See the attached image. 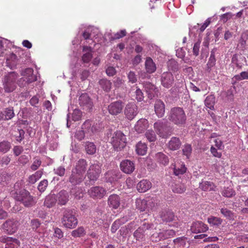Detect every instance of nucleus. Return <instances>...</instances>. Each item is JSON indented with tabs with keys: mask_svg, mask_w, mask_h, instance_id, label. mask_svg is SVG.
Wrapping results in <instances>:
<instances>
[{
	"mask_svg": "<svg viewBox=\"0 0 248 248\" xmlns=\"http://www.w3.org/2000/svg\"><path fill=\"white\" fill-rule=\"evenodd\" d=\"M40 222L37 219H33L31 221V229L35 231L38 232L37 229L40 227Z\"/></svg>",
	"mask_w": 248,
	"mask_h": 248,
	"instance_id": "nucleus-61",
	"label": "nucleus"
},
{
	"mask_svg": "<svg viewBox=\"0 0 248 248\" xmlns=\"http://www.w3.org/2000/svg\"><path fill=\"white\" fill-rule=\"evenodd\" d=\"M4 120L12 119L15 116V113L13 107L8 108L4 109L2 113Z\"/></svg>",
	"mask_w": 248,
	"mask_h": 248,
	"instance_id": "nucleus-38",
	"label": "nucleus"
},
{
	"mask_svg": "<svg viewBox=\"0 0 248 248\" xmlns=\"http://www.w3.org/2000/svg\"><path fill=\"white\" fill-rule=\"evenodd\" d=\"M122 224V222L120 220L117 219L115 220L112 224L111 227V231L112 233H115L116 231L119 228Z\"/></svg>",
	"mask_w": 248,
	"mask_h": 248,
	"instance_id": "nucleus-56",
	"label": "nucleus"
},
{
	"mask_svg": "<svg viewBox=\"0 0 248 248\" xmlns=\"http://www.w3.org/2000/svg\"><path fill=\"white\" fill-rule=\"evenodd\" d=\"M186 115L183 108L179 107L172 108L168 114V119L172 124L178 126L184 125L186 122Z\"/></svg>",
	"mask_w": 248,
	"mask_h": 248,
	"instance_id": "nucleus-1",
	"label": "nucleus"
},
{
	"mask_svg": "<svg viewBox=\"0 0 248 248\" xmlns=\"http://www.w3.org/2000/svg\"><path fill=\"white\" fill-rule=\"evenodd\" d=\"M99 84L106 92H109L111 88V82L107 79H102L99 81Z\"/></svg>",
	"mask_w": 248,
	"mask_h": 248,
	"instance_id": "nucleus-39",
	"label": "nucleus"
},
{
	"mask_svg": "<svg viewBox=\"0 0 248 248\" xmlns=\"http://www.w3.org/2000/svg\"><path fill=\"white\" fill-rule=\"evenodd\" d=\"M20 245V242L16 238H12L11 242L5 247V248H17Z\"/></svg>",
	"mask_w": 248,
	"mask_h": 248,
	"instance_id": "nucleus-54",
	"label": "nucleus"
},
{
	"mask_svg": "<svg viewBox=\"0 0 248 248\" xmlns=\"http://www.w3.org/2000/svg\"><path fill=\"white\" fill-rule=\"evenodd\" d=\"M54 236L55 237H57L58 239H61L63 236V232L61 229L55 228H54Z\"/></svg>",
	"mask_w": 248,
	"mask_h": 248,
	"instance_id": "nucleus-63",
	"label": "nucleus"
},
{
	"mask_svg": "<svg viewBox=\"0 0 248 248\" xmlns=\"http://www.w3.org/2000/svg\"><path fill=\"white\" fill-rule=\"evenodd\" d=\"M93 57L92 53H85L82 57V60L84 63H88L90 62Z\"/></svg>",
	"mask_w": 248,
	"mask_h": 248,
	"instance_id": "nucleus-62",
	"label": "nucleus"
},
{
	"mask_svg": "<svg viewBox=\"0 0 248 248\" xmlns=\"http://www.w3.org/2000/svg\"><path fill=\"white\" fill-rule=\"evenodd\" d=\"M57 196L55 194H50L46 196L44 204L47 208L54 206L57 202Z\"/></svg>",
	"mask_w": 248,
	"mask_h": 248,
	"instance_id": "nucleus-29",
	"label": "nucleus"
},
{
	"mask_svg": "<svg viewBox=\"0 0 248 248\" xmlns=\"http://www.w3.org/2000/svg\"><path fill=\"white\" fill-rule=\"evenodd\" d=\"M48 186V181L46 179L41 181L38 186V189L41 192H43L46 189Z\"/></svg>",
	"mask_w": 248,
	"mask_h": 248,
	"instance_id": "nucleus-53",
	"label": "nucleus"
},
{
	"mask_svg": "<svg viewBox=\"0 0 248 248\" xmlns=\"http://www.w3.org/2000/svg\"><path fill=\"white\" fill-rule=\"evenodd\" d=\"M121 170L125 173L131 174L135 169L134 163L128 159L123 160L120 163Z\"/></svg>",
	"mask_w": 248,
	"mask_h": 248,
	"instance_id": "nucleus-17",
	"label": "nucleus"
},
{
	"mask_svg": "<svg viewBox=\"0 0 248 248\" xmlns=\"http://www.w3.org/2000/svg\"><path fill=\"white\" fill-rule=\"evenodd\" d=\"M205 105L206 107L211 110L214 109L215 103V97L213 95H210L206 97L204 101Z\"/></svg>",
	"mask_w": 248,
	"mask_h": 248,
	"instance_id": "nucleus-37",
	"label": "nucleus"
},
{
	"mask_svg": "<svg viewBox=\"0 0 248 248\" xmlns=\"http://www.w3.org/2000/svg\"><path fill=\"white\" fill-rule=\"evenodd\" d=\"M200 188L204 191L215 190L216 186L213 182L202 181L200 184Z\"/></svg>",
	"mask_w": 248,
	"mask_h": 248,
	"instance_id": "nucleus-33",
	"label": "nucleus"
},
{
	"mask_svg": "<svg viewBox=\"0 0 248 248\" xmlns=\"http://www.w3.org/2000/svg\"><path fill=\"white\" fill-rule=\"evenodd\" d=\"M136 88L137 89L135 92V98L138 102H141L143 100L144 98L143 93L141 90H140L139 88H138V87Z\"/></svg>",
	"mask_w": 248,
	"mask_h": 248,
	"instance_id": "nucleus-55",
	"label": "nucleus"
},
{
	"mask_svg": "<svg viewBox=\"0 0 248 248\" xmlns=\"http://www.w3.org/2000/svg\"><path fill=\"white\" fill-rule=\"evenodd\" d=\"M186 190V187L184 184H175L172 187V191L174 193H182Z\"/></svg>",
	"mask_w": 248,
	"mask_h": 248,
	"instance_id": "nucleus-44",
	"label": "nucleus"
},
{
	"mask_svg": "<svg viewBox=\"0 0 248 248\" xmlns=\"http://www.w3.org/2000/svg\"><path fill=\"white\" fill-rule=\"evenodd\" d=\"M85 150L87 154L93 155L96 152L95 145L93 142H87L85 145Z\"/></svg>",
	"mask_w": 248,
	"mask_h": 248,
	"instance_id": "nucleus-46",
	"label": "nucleus"
},
{
	"mask_svg": "<svg viewBox=\"0 0 248 248\" xmlns=\"http://www.w3.org/2000/svg\"><path fill=\"white\" fill-rule=\"evenodd\" d=\"M100 166L98 163L91 165L87 171V177L90 181L94 182L97 180L101 173Z\"/></svg>",
	"mask_w": 248,
	"mask_h": 248,
	"instance_id": "nucleus-13",
	"label": "nucleus"
},
{
	"mask_svg": "<svg viewBox=\"0 0 248 248\" xmlns=\"http://www.w3.org/2000/svg\"><path fill=\"white\" fill-rule=\"evenodd\" d=\"M149 125L148 121L145 119L139 120L135 125V129L138 133H142L146 129Z\"/></svg>",
	"mask_w": 248,
	"mask_h": 248,
	"instance_id": "nucleus-25",
	"label": "nucleus"
},
{
	"mask_svg": "<svg viewBox=\"0 0 248 248\" xmlns=\"http://www.w3.org/2000/svg\"><path fill=\"white\" fill-rule=\"evenodd\" d=\"M61 220L64 227L68 229L76 228L78 223L76 210L72 209L65 208L63 212Z\"/></svg>",
	"mask_w": 248,
	"mask_h": 248,
	"instance_id": "nucleus-3",
	"label": "nucleus"
},
{
	"mask_svg": "<svg viewBox=\"0 0 248 248\" xmlns=\"http://www.w3.org/2000/svg\"><path fill=\"white\" fill-rule=\"evenodd\" d=\"M162 232H156L154 233L152 235V239L153 241L158 242L163 239V237H162Z\"/></svg>",
	"mask_w": 248,
	"mask_h": 248,
	"instance_id": "nucleus-64",
	"label": "nucleus"
},
{
	"mask_svg": "<svg viewBox=\"0 0 248 248\" xmlns=\"http://www.w3.org/2000/svg\"><path fill=\"white\" fill-rule=\"evenodd\" d=\"M175 246L177 248H187L188 246L186 245V239L184 237H178L173 240Z\"/></svg>",
	"mask_w": 248,
	"mask_h": 248,
	"instance_id": "nucleus-34",
	"label": "nucleus"
},
{
	"mask_svg": "<svg viewBox=\"0 0 248 248\" xmlns=\"http://www.w3.org/2000/svg\"><path fill=\"white\" fill-rule=\"evenodd\" d=\"M92 124V121L89 120H86L82 125V129L91 134Z\"/></svg>",
	"mask_w": 248,
	"mask_h": 248,
	"instance_id": "nucleus-48",
	"label": "nucleus"
},
{
	"mask_svg": "<svg viewBox=\"0 0 248 248\" xmlns=\"http://www.w3.org/2000/svg\"><path fill=\"white\" fill-rule=\"evenodd\" d=\"M220 212L222 215L227 219L232 220L234 219V213L231 210L226 208H222L220 209Z\"/></svg>",
	"mask_w": 248,
	"mask_h": 248,
	"instance_id": "nucleus-41",
	"label": "nucleus"
},
{
	"mask_svg": "<svg viewBox=\"0 0 248 248\" xmlns=\"http://www.w3.org/2000/svg\"><path fill=\"white\" fill-rule=\"evenodd\" d=\"M145 67L146 72L149 74L154 73L156 69L155 64L150 57L146 58L145 62Z\"/></svg>",
	"mask_w": 248,
	"mask_h": 248,
	"instance_id": "nucleus-28",
	"label": "nucleus"
},
{
	"mask_svg": "<svg viewBox=\"0 0 248 248\" xmlns=\"http://www.w3.org/2000/svg\"><path fill=\"white\" fill-rule=\"evenodd\" d=\"M78 103L83 110L90 111L93 108V102L87 93H82L79 97Z\"/></svg>",
	"mask_w": 248,
	"mask_h": 248,
	"instance_id": "nucleus-12",
	"label": "nucleus"
},
{
	"mask_svg": "<svg viewBox=\"0 0 248 248\" xmlns=\"http://www.w3.org/2000/svg\"><path fill=\"white\" fill-rule=\"evenodd\" d=\"M124 107L123 102L118 100L111 103L108 107V110L111 115H117L122 112Z\"/></svg>",
	"mask_w": 248,
	"mask_h": 248,
	"instance_id": "nucleus-14",
	"label": "nucleus"
},
{
	"mask_svg": "<svg viewBox=\"0 0 248 248\" xmlns=\"http://www.w3.org/2000/svg\"><path fill=\"white\" fill-rule=\"evenodd\" d=\"M106 177L108 182L115 184L122 178V174L118 170H112L106 173Z\"/></svg>",
	"mask_w": 248,
	"mask_h": 248,
	"instance_id": "nucleus-18",
	"label": "nucleus"
},
{
	"mask_svg": "<svg viewBox=\"0 0 248 248\" xmlns=\"http://www.w3.org/2000/svg\"><path fill=\"white\" fill-rule=\"evenodd\" d=\"M154 109L155 113L158 118H162L164 116L165 105L162 100L158 99L155 101Z\"/></svg>",
	"mask_w": 248,
	"mask_h": 248,
	"instance_id": "nucleus-21",
	"label": "nucleus"
},
{
	"mask_svg": "<svg viewBox=\"0 0 248 248\" xmlns=\"http://www.w3.org/2000/svg\"><path fill=\"white\" fill-rule=\"evenodd\" d=\"M154 128L156 133L163 139H166L170 135L167 124L161 121H158L155 123Z\"/></svg>",
	"mask_w": 248,
	"mask_h": 248,
	"instance_id": "nucleus-7",
	"label": "nucleus"
},
{
	"mask_svg": "<svg viewBox=\"0 0 248 248\" xmlns=\"http://www.w3.org/2000/svg\"><path fill=\"white\" fill-rule=\"evenodd\" d=\"M24 77L20 78L19 82L23 81L25 83L29 84L37 80L36 77L33 75V70L31 68H28L25 69L21 73Z\"/></svg>",
	"mask_w": 248,
	"mask_h": 248,
	"instance_id": "nucleus-16",
	"label": "nucleus"
},
{
	"mask_svg": "<svg viewBox=\"0 0 248 248\" xmlns=\"http://www.w3.org/2000/svg\"><path fill=\"white\" fill-rule=\"evenodd\" d=\"M18 222L14 219L7 220L1 226L3 232L8 234L14 233L18 228Z\"/></svg>",
	"mask_w": 248,
	"mask_h": 248,
	"instance_id": "nucleus-10",
	"label": "nucleus"
},
{
	"mask_svg": "<svg viewBox=\"0 0 248 248\" xmlns=\"http://www.w3.org/2000/svg\"><path fill=\"white\" fill-rule=\"evenodd\" d=\"M192 152V147L191 145L186 144H185L183 149V155L186 156L187 158H189L191 155Z\"/></svg>",
	"mask_w": 248,
	"mask_h": 248,
	"instance_id": "nucleus-49",
	"label": "nucleus"
},
{
	"mask_svg": "<svg viewBox=\"0 0 248 248\" xmlns=\"http://www.w3.org/2000/svg\"><path fill=\"white\" fill-rule=\"evenodd\" d=\"M54 171L56 174L60 176H64L65 173V169L62 166H59L57 168L54 169Z\"/></svg>",
	"mask_w": 248,
	"mask_h": 248,
	"instance_id": "nucleus-57",
	"label": "nucleus"
},
{
	"mask_svg": "<svg viewBox=\"0 0 248 248\" xmlns=\"http://www.w3.org/2000/svg\"><path fill=\"white\" fill-rule=\"evenodd\" d=\"M151 187V183L148 180L143 179L137 184V188L139 192L143 193L150 189Z\"/></svg>",
	"mask_w": 248,
	"mask_h": 248,
	"instance_id": "nucleus-26",
	"label": "nucleus"
},
{
	"mask_svg": "<svg viewBox=\"0 0 248 248\" xmlns=\"http://www.w3.org/2000/svg\"><path fill=\"white\" fill-rule=\"evenodd\" d=\"M88 193L90 197L94 200L101 199L106 195L107 190L102 186H95L90 188Z\"/></svg>",
	"mask_w": 248,
	"mask_h": 248,
	"instance_id": "nucleus-11",
	"label": "nucleus"
},
{
	"mask_svg": "<svg viewBox=\"0 0 248 248\" xmlns=\"http://www.w3.org/2000/svg\"><path fill=\"white\" fill-rule=\"evenodd\" d=\"M221 194L224 197L231 198L235 195V192L232 188L227 187L222 191Z\"/></svg>",
	"mask_w": 248,
	"mask_h": 248,
	"instance_id": "nucleus-47",
	"label": "nucleus"
},
{
	"mask_svg": "<svg viewBox=\"0 0 248 248\" xmlns=\"http://www.w3.org/2000/svg\"><path fill=\"white\" fill-rule=\"evenodd\" d=\"M171 166H173L174 173L176 175L183 174L186 170V168L184 163L174 165L172 164Z\"/></svg>",
	"mask_w": 248,
	"mask_h": 248,
	"instance_id": "nucleus-32",
	"label": "nucleus"
},
{
	"mask_svg": "<svg viewBox=\"0 0 248 248\" xmlns=\"http://www.w3.org/2000/svg\"><path fill=\"white\" fill-rule=\"evenodd\" d=\"M56 195L58 203L60 205H65L69 201V194L66 190H61Z\"/></svg>",
	"mask_w": 248,
	"mask_h": 248,
	"instance_id": "nucleus-23",
	"label": "nucleus"
},
{
	"mask_svg": "<svg viewBox=\"0 0 248 248\" xmlns=\"http://www.w3.org/2000/svg\"><path fill=\"white\" fill-rule=\"evenodd\" d=\"M181 142L178 138L173 137L168 142L167 145L168 148L172 151L177 150L180 147Z\"/></svg>",
	"mask_w": 248,
	"mask_h": 248,
	"instance_id": "nucleus-27",
	"label": "nucleus"
},
{
	"mask_svg": "<svg viewBox=\"0 0 248 248\" xmlns=\"http://www.w3.org/2000/svg\"><path fill=\"white\" fill-rule=\"evenodd\" d=\"M233 16L231 12H228L220 16V19L223 23H226L228 20L231 19Z\"/></svg>",
	"mask_w": 248,
	"mask_h": 248,
	"instance_id": "nucleus-60",
	"label": "nucleus"
},
{
	"mask_svg": "<svg viewBox=\"0 0 248 248\" xmlns=\"http://www.w3.org/2000/svg\"><path fill=\"white\" fill-rule=\"evenodd\" d=\"M208 229L207 225L201 221L194 222L191 226L190 230L193 233H197L205 232Z\"/></svg>",
	"mask_w": 248,
	"mask_h": 248,
	"instance_id": "nucleus-22",
	"label": "nucleus"
},
{
	"mask_svg": "<svg viewBox=\"0 0 248 248\" xmlns=\"http://www.w3.org/2000/svg\"><path fill=\"white\" fill-rule=\"evenodd\" d=\"M234 77L238 80L248 79V71L242 72L239 75H237Z\"/></svg>",
	"mask_w": 248,
	"mask_h": 248,
	"instance_id": "nucleus-59",
	"label": "nucleus"
},
{
	"mask_svg": "<svg viewBox=\"0 0 248 248\" xmlns=\"http://www.w3.org/2000/svg\"><path fill=\"white\" fill-rule=\"evenodd\" d=\"M25 131L23 129L18 130L17 134L15 135L16 140L20 142L24 138Z\"/></svg>",
	"mask_w": 248,
	"mask_h": 248,
	"instance_id": "nucleus-58",
	"label": "nucleus"
},
{
	"mask_svg": "<svg viewBox=\"0 0 248 248\" xmlns=\"http://www.w3.org/2000/svg\"><path fill=\"white\" fill-rule=\"evenodd\" d=\"M208 222L211 226H218L221 224L222 219L220 217L211 216L208 218Z\"/></svg>",
	"mask_w": 248,
	"mask_h": 248,
	"instance_id": "nucleus-40",
	"label": "nucleus"
},
{
	"mask_svg": "<svg viewBox=\"0 0 248 248\" xmlns=\"http://www.w3.org/2000/svg\"><path fill=\"white\" fill-rule=\"evenodd\" d=\"M153 225L149 223H143L136 230L134 233V236L137 240L143 241L145 240V236L148 235V232Z\"/></svg>",
	"mask_w": 248,
	"mask_h": 248,
	"instance_id": "nucleus-8",
	"label": "nucleus"
},
{
	"mask_svg": "<svg viewBox=\"0 0 248 248\" xmlns=\"http://www.w3.org/2000/svg\"><path fill=\"white\" fill-rule=\"evenodd\" d=\"M43 174L42 170L36 171L34 173L30 175L28 178V181L30 184H33L35 183Z\"/></svg>",
	"mask_w": 248,
	"mask_h": 248,
	"instance_id": "nucleus-36",
	"label": "nucleus"
},
{
	"mask_svg": "<svg viewBox=\"0 0 248 248\" xmlns=\"http://www.w3.org/2000/svg\"><path fill=\"white\" fill-rule=\"evenodd\" d=\"M111 143L115 151L118 152L124 149L126 144L125 136L120 131L115 132L111 139Z\"/></svg>",
	"mask_w": 248,
	"mask_h": 248,
	"instance_id": "nucleus-5",
	"label": "nucleus"
},
{
	"mask_svg": "<svg viewBox=\"0 0 248 248\" xmlns=\"http://www.w3.org/2000/svg\"><path fill=\"white\" fill-rule=\"evenodd\" d=\"M86 232L83 227H79L77 229L73 231L71 235L75 237H79L84 236Z\"/></svg>",
	"mask_w": 248,
	"mask_h": 248,
	"instance_id": "nucleus-43",
	"label": "nucleus"
},
{
	"mask_svg": "<svg viewBox=\"0 0 248 248\" xmlns=\"http://www.w3.org/2000/svg\"><path fill=\"white\" fill-rule=\"evenodd\" d=\"M82 114V113L80 110L74 109L72 113V120L75 122L80 120L81 119Z\"/></svg>",
	"mask_w": 248,
	"mask_h": 248,
	"instance_id": "nucleus-51",
	"label": "nucleus"
},
{
	"mask_svg": "<svg viewBox=\"0 0 248 248\" xmlns=\"http://www.w3.org/2000/svg\"><path fill=\"white\" fill-rule=\"evenodd\" d=\"M174 81V77L170 72L162 73L161 76V85L165 88H169L172 86Z\"/></svg>",
	"mask_w": 248,
	"mask_h": 248,
	"instance_id": "nucleus-15",
	"label": "nucleus"
},
{
	"mask_svg": "<svg viewBox=\"0 0 248 248\" xmlns=\"http://www.w3.org/2000/svg\"><path fill=\"white\" fill-rule=\"evenodd\" d=\"M18 75L15 72H12L5 76L2 80L3 87L5 93H12L16 88V80Z\"/></svg>",
	"mask_w": 248,
	"mask_h": 248,
	"instance_id": "nucleus-4",
	"label": "nucleus"
},
{
	"mask_svg": "<svg viewBox=\"0 0 248 248\" xmlns=\"http://www.w3.org/2000/svg\"><path fill=\"white\" fill-rule=\"evenodd\" d=\"M162 235H161L163 237V239H166L171 237H173L175 235V231L172 230H165L161 232Z\"/></svg>",
	"mask_w": 248,
	"mask_h": 248,
	"instance_id": "nucleus-50",
	"label": "nucleus"
},
{
	"mask_svg": "<svg viewBox=\"0 0 248 248\" xmlns=\"http://www.w3.org/2000/svg\"><path fill=\"white\" fill-rule=\"evenodd\" d=\"M11 148L10 142L7 141H3L0 142V153H6Z\"/></svg>",
	"mask_w": 248,
	"mask_h": 248,
	"instance_id": "nucleus-42",
	"label": "nucleus"
},
{
	"mask_svg": "<svg viewBox=\"0 0 248 248\" xmlns=\"http://www.w3.org/2000/svg\"><path fill=\"white\" fill-rule=\"evenodd\" d=\"M85 175H83L72 170L71 174L69 176L68 181L73 186L80 184L84 180Z\"/></svg>",
	"mask_w": 248,
	"mask_h": 248,
	"instance_id": "nucleus-20",
	"label": "nucleus"
},
{
	"mask_svg": "<svg viewBox=\"0 0 248 248\" xmlns=\"http://www.w3.org/2000/svg\"><path fill=\"white\" fill-rule=\"evenodd\" d=\"M145 136L149 142H155L156 140V136L153 130H147L145 134Z\"/></svg>",
	"mask_w": 248,
	"mask_h": 248,
	"instance_id": "nucleus-45",
	"label": "nucleus"
},
{
	"mask_svg": "<svg viewBox=\"0 0 248 248\" xmlns=\"http://www.w3.org/2000/svg\"><path fill=\"white\" fill-rule=\"evenodd\" d=\"M147 145L145 143L140 141L136 145V151L138 155H144L147 153Z\"/></svg>",
	"mask_w": 248,
	"mask_h": 248,
	"instance_id": "nucleus-31",
	"label": "nucleus"
},
{
	"mask_svg": "<svg viewBox=\"0 0 248 248\" xmlns=\"http://www.w3.org/2000/svg\"><path fill=\"white\" fill-rule=\"evenodd\" d=\"M136 203L137 209L141 212L145 211L146 213L153 211L155 206V203L152 199H138L136 200Z\"/></svg>",
	"mask_w": 248,
	"mask_h": 248,
	"instance_id": "nucleus-6",
	"label": "nucleus"
},
{
	"mask_svg": "<svg viewBox=\"0 0 248 248\" xmlns=\"http://www.w3.org/2000/svg\"><path fill=\"white\" fill-rule=\"evenodd\" d=\"M20 185L18 183H16L14 185V189L16 190L14 196L15 199L21 202L25 206H32L35 203L33 197L31 195L28 191L25 189L18 191L17 188L19 187Z\"/></svg>",
	"mask_w": 248,
	"mask_h": 248,
	"instance_id": "nucleus-2",
	"label": "nucleus"
},
{
	"mask_svg": "<svg viewBox=\"0 0 248 248\" xmlns=\"http://www.w3.org/2000/svg\"><path fill=\"white\" fill-rule=\"evenodd\" d=\"M108 205L113 209H117L120 205V199L116 194H112L109 196L108 200Z\"/></svg>",
	"mask_w": 248,
	"mask_h": 248,
	"instance_id": "nucleus-24",
	"label": "nucleus"
},
{
	"mask_svg": "<svg viewBox=\"0 0 248 248\" xmlns=\"http://www.w3.org/2000/svg\"><path fill=\"white\" fill-rule=\"evenodd\" d=\"M138 107L134 102H129L127 104L124 109V114L125 118L131 121L138 114Z\"/></svg>",
	"mask_w": 248,
	"mask_h": 248,
	"instance_id": "nucleus-9",
	"label": "nucleus"
},
{
	"mask_svg": "<svg viewBox=\"0 0 248 248\" xmlns=\"http://www.w3.org/2000/svg\"><path fill=\"white\" fill-rule=\"evenodd\" d=\"M161 217L163 221L170 222L174 219L175 216L174 213L170 211L163 212L161 215Z\"/></svg>",
	"mask_w": 248,
	"mask_h": 248,
	"instance_id": "nucleus-35",
	"label": "nucleus"
},
{
	"mask_svg": "<svg viewBox=\"0 0 248 248\" xmlns=\"http://www.w3.org/2000/svg\"><path fill=\"white\" fill-rule=\"evenodd\" d=\"M41 160L37 157L34 158L33 162L31 166V169L32 170L35 171L37 170L39 167L41 165Z\"/></svg>",
	"mask_w": 248,
	"mask_h": 248,
	"instance_id": "nucleus-52",
	"label": "nucleus"
},
{
	"mask_svg": "<svg viewBox=\"0 0 248 248\" xmlns=\"http://www.w3.org/2000/svg\"><path fill=\"white\" fill-rule=\"evenodd\" d=\"M155 157L159 163L164 166L167 165L169 162V159L168 156L161 152L157 153L155 155Z\"/></svg>",
	"mask_w": 248,
	"mask_h": 248,
	"instance_id": "nucleus-30",
	"label": "nucleus"
},
{
	"mask_svg": "<svg viewBox=\"0 0 248 248\" xmlns=\"http://www.w3.org/2000/svg\"><path fill=\"white\" fill-rule=\"evenodd\" d=\"M87 161L83 159H79L72 169V171L81 174L85 175V173L87 169Z\"/></svg>",
	"mask_w": 248,
	"mask_h": 248,
	"instance_id": "nucleus-19",
	"label": "nucleus"
}]
</instances>
